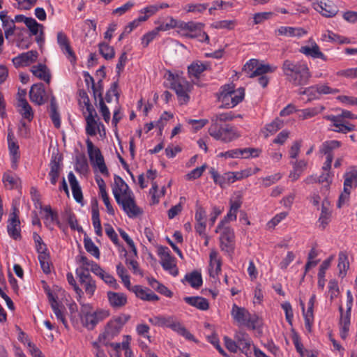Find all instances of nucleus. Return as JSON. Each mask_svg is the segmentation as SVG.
<instances>
[{"label":"nucleus","mask_w":357,"mask_h":357,"mask_svg":"<svg viewBox=\"0 0 357 357\" xmlns=\"http://www.w3.org/2000/svg\"><path fill=\"white\" fill-rule=\"evenodd\" d=\"M114 186L112 192L116 203L121 206L129 218H135L142 213V210L137 206L132 192L123 179L114 175Z\"/></svg>","instance_id":"obj_1"},{"label":"nucleus","mask_w":357,"mask_h":357,"mask_svg":"<svg viewBox=\"0 0 357 357\" xmlns=\"http://www.w3.org/2000/svg\"><path fill=\"white\" fill-rule=\"evenodd\" d=\"M282 69L286 79L294 86H303L309 82L311 73L307 65L303 61L284 60Z\"/></svg>","instance_id":"obj_2"},{"label":"nucleus","mask_w":357,"mask_h":357,"mask_svg":"<svg viewBox=\"0 0 357 357\" xmlns=\"http://www.w3.org/2000/svg\"><path fill=\"white\" fill-rule=\"evenodd\" d=\"M231 314L238 324L246 326L248 328L255 330L262 327V319L255 313L251 314L245 307H238L234 304Z\"/></svg>","instance_id":"obj_3"},{"label":"nucleus","mask_w":357,"mask_h":357,"mask_svg":"<svg viewBox=\"0 0 357 357\" xmlns=\"http://www.w3.org/2000/svg\"><path fill=\"white\" fill-rule=\"evenodd\" d=\"M79 316L82 325L89 330H93L98 323L109 316V311L98 309L93 312L89 305H84L81 308Z\"/></svg>","instance_id":"obj_4"},{"label":"nucleus","mask_w":357,"mask_h":357,"mask_svg":"<svg viewBox=\"0 0 357 357\" xmlns=\"http://www.w3.org/2000/svg\"><path fill=\"white\" fill-rule=\"evenodd\" d=\"M167 79L169 82L170 88L173 89L180 101L186 103L190 99L188 92L190 91L191 85L184 77L178 75H174L170 71L168 72Z\"/></svg>","instance_id":"obj_5"},{"label":"nucleus","mask_w":357,"mask_h":357,"mask_svg":"<svg viewBox=\"0 0 357 357\" xmlns=\"http://www.w3.org/2000/svg\"><path fill=\"white\" fill-rule=\"evenodd\" d=\"M130 317L129 315L122 314L111 319L105 326L104 332L100 334L98 340L107 345L109 341L119 334L123 326L130 319Z\"/></svg>","instance_id":"obj_6"},{"label":"nucleus","mask_w":357,"mask_h":357,"mask_svg":"<svg viewBox=\"0 0 357 357\" xmlns=\"http://www.w3.org/2000/svg\"><path fill=\"white\" fill-rule=\"evenodd\" d=\"M208 133L216 140H220L225 143L231 142L241 136L237 129L229 124H226L224 127L210 126Z\"/></svg>","instance_id":"obj_7"},{"label":"nucleus","mask_w":357,"mask_h":357,"mask_svg":"<svg viewBox=\"0 0 357 357\" xmlns=\"http://www.w3.org/2000/svg\"><path fill=\"white\" fill-rule=\"evenodd\" d=\"M174 26H177L181 31H188L191 33H184L183 35L190 38H194L197 37H201L199 39L200 41L209 42V36L206 32H202L204 24L200 22H195L192 21L185 22L183 21H180L179 23L175 24Z\"/></svg>","instance_id":"obj_8"},{"label":"nucleus","mask_w":357,"mask_h":357,"mask_svg":"<svg viewBox=\"0 0 357 357\" xmlns=\"http://www.w3.org/2000/svg\"><path fill=\"white\" fill-rule=\"evenodd\" d=\"M161 327L170 328L174 331L177 332L179 335L183 336L188 340L197 342V340L194 335L191 334L179 321L175 320L173 317H161Z\"/></svg>","instance_id":"obj_9"},{"label":"nucleus","mask_w":357,"mask_h":357,"mask_svg":"<svg viewBox=\"0 0 357 357\" xmlns=\"http://www.w3.org/2000/svg\"><path fill=\"white\" fill-rule=\"evenodd\" d=\"M63 155L59 153H53L51 157L49 172L50 182L52 185H56L62 169Z\"/></svg>","instance_id":"obj_10"},{"label":"nucleus","mask_w":357,"mask_h":357,"mask_svg":"<svg viewBox=\"0 0 357 357\" xmlns=\"http://www.w3.org/2000/svg\"><path fill=\"white\" fill-rule=\"evenodd\" d=\"M324 118L331 121V126H333L334 128H331V130L333 132L347 134L356 129V126L353 123L349 121H342L340 120L339 117H334V115H326Z\"/></svg>","instance_id":"obj_11"},{"label":"nucleus","mask_w":357,"mask_h":357,"mask_svg":"<svg viewBox=\"0 0 357 357\" xmlns=\"http://www.w3.org/2000/svg\"><path fill=\"white\" fill-rule=\"evenodd\" d=\"M234 230L229 227H225L220 236L222 250L232 254L234 250Z\"/></svg>","instance_id":"obj_12"},{"label":"nucleus","mask_w":357,"mask_h":357,"mask_svg":"<svg viewBox=\"0 0 357 357\" xmlns=\"http://www.w3.org/2000/svg\"><path fill=\"white\" fill-rule=\"evenodd\" d=\"M195 207V230L199 235H205V230L206 227V210L199 204V202H197Z\"/></svg>","instance_id":"obj_13"},{"label":"nucleus","mask_w":357,"mask_h":357,"mask_svg":"<svg viewBox=\"0 0 357 357\" xmlns=\"http://www.w3.org/2000/svg\"><path fill=\"white\" fill-rule=\"evenodd\" d=\"M20 222L15 211L10 214L8 220L7 230L9 236L14 240H20L22 238L20 233Z\"/></svg>","instance_id":"obj_14"},{"label":"nucleus","mask_w":357,"mask_h":357,"mask_svg":"<svg viewBox=\"0 0 357 357\" xmlns=\"http://www.w3.org/2000/svg\"><path fill=\"white\" fill-rule=\"evenodd\" d=\"M314 8L326 17L335 16L338 11L337 6L330 0H321L319 3L314 4Z\"/></svg>","instance_id":"obj_15"},{"label":"nucleus","mask_w":357,"mask_h":357,"mask_svg":"<svg viewBox=\"0 0 357 357\" xmlns=\"http://www.w3.org/2000/svg\"><path fill=\"white\" fill-rule=\"evenodd\" d=\"M38 54L37 51L31 50L19 54L13 59V65L16 67L29 66L36 61Z\"/></svg>","instance_id":"obj_16"},{"label":"nucleus","mask_w":357,"mask_h":357,"mask_svg":"<svg viewBox=\"0 0 357 357\" xmlns=\"http://www.w3.org/2000/svg\"><path fill=\"white\" fill-rule=\"evenodd\" d=\"M235 339L238 343V349H239L246 356L250 357L252 355L251 339L245 333H238Z\"/></svg>","instance_id":"obj_17"},{"label":"nucleus","mask_w":357,"mask_h":357,"mask_svg":"<svg viewBox=\"0 0 357 357\" xmlns=\"http://www.w3.org/2000/svg\"><path fill=\"white\" fill-rule=\"evenodd\" d=\"M45 91L44 85L42 83L33 84L29 91V98L31 102L41 105L45 103L44 96Z\"/></svg>","instance_id":"obj_18"},{"label":"nucleus","mask_w":357,"mask_h":357,"mask_svg":"<svg viewBox=\"0 0 357 357\" xmlns=\"http://www.w3.org/2000/svg\"><path fill=\"white\" fill-rule=\"evenodd\" d=\"M130 291L134 292L137 297L144 301H156L159 300V297L151 290L147 288L144 289L141 285H135L131 287Z\"/></svg>","instance_id":"obj_19"},{"label":"nucleus","mask_w":357,"mask_h":357,"mask_svg":"<svg viewBox=\"0 0 357 357\" xmlns=\"http://www.w3.org/2000/svg\"><path fill=\"white\" fill-rule=\"evenodd\" d=\"M300 52L313 59H321L324 61L328 60L327 56L321 52L319 45L315 42H312L311 46H302Z\"/></svg>","instance_id":"obj_20"},{"label":"nucleus","mask_w":357,"mask_h":357,"mask_svg":"<svg viewBox=\"0 0 357 357\" xmlns=\"http://www.w3.org/2000/svg\"><path fill=\"white\" fill-rule=\"evenodd\" d=\"M209 173L213 179L214 183L219 185L221 188H224L225 185H229L233 183L232 172H227L220 175L214 167H211Z\"/></svg>","instance_id":"obj_21"},{"label":"nucleus","mask_w":357,"mask_h":357,"mask_svg":"<svg viewBox=\"0 0 357 357\" xmlns=\"http://www.w3.org/2000/svg\"><path fill=\"white\" fill-rule=\"evenodd\" d=\"M307 32L303 28L291 26H280L275 31V36H283L285 37H301Z\"/></svg>","instance_id":"obj_22"},{"label":"nucleus","mask_w":357,"mask_h":357,"mask_svg":"<svg viewBox=\"0 0 357 357\" xmlns=\"http://www.w3.org/2000/svg\"><path fill=\"white\" fill-rule=\"evenodd\" d=\"M342 146V142L338 140H328L324 142L319 147V153L325 155L326 157L334 158L333 151L339 149Z\"/></svg>","instance_id":"obj_23"},{"label":"nucleus","mask_w":357,"mask_h":357,"mask_svg":"<svg viewBox=\"0 0 357 357\" xmlns=\"http://www.w3.org/2000/svg\"><path fill=\"white\" fill-rule=\"evenodd\" d=\"M107 298L109 305L114 308H120L127 303V297L123 293L108 291Z\"/></svg>","instance_id":"obj_24"},{"label":"nucleus","mask_w":357,"mask_h":357,"mask_svg":"<svg viewBox=\"0 0 357 357\" xmlns=\"http://www.w3.org/2000/svg\"><path fill=\"white\" fill-rule=\"evenodd\" d=\"M183 300L190 305L200 310H207L209 308L208 300L201 296H186Z\"/></svg>","instance_id":"obj_25"},{"label":"nucleus","mask_w":357,"mask_h":357,"mask_svg":"<svg viewBox=\"0 0 357 357\" xmlns=\"http://www.w3.org/2000/svg\"><path fill=\"white\" fill-rule=\"evenodd\" d=\"M210 276L214 278L218 275L221 271L222 261L220 259L218 258V252L215 250H212L210 252Z\"/></svg>","instance_id":"obj_26"},{"label":"nucleus","mask_w":357,"mask_h":357,"mask_svg":"<svg viewBox=\"0 0 357 357\" xmlns=\"http://www.w3.org/2000/svg\"><path fill=\"white\" fill-rule=\"evenodd\" d=\"M91 212H92V222L93 225L95 229L96 234L100 236H102V227L100 220V214H99V209H98V204L97 200H94V202L92 203L91 206Z\"/></svg>","instance_id":"obj_27"},{"label":"nucleus","mask_w":357,"mask_h":357,"mask_svg":"<svg viewBox=\"0 0 357 357\" xmlns=\"http://www.w3.org/2000/svg\"><path fill=\"white\" fill-rule=\"evenodd\" d=\"M50 117L54 127L59 128L61 127V116L58 110V105L54 96H52L50 99Z\"/></svg>","instance_id":"obj_28"},{"label":"nucleus","mask_w":357,"mask_h":357,"mask_svg":"<svg viewBox=\"0 0 357 357\" xmlns=\"http://www.w3.org/2000/svg\"><path fill=\"white\" fill-rule=\"evenodd\" d=\"M31 73L40 79H42L47 83L50 82V74L48 72L46 65L39 63L36 66H33L31 70Z\"/></svg>","instance_id":"obj_29"},{"label":"nucleus","mask_w":357,"mask_h":357,"mask_svg":"<svg viewBox=\"0 0 357 357\" xmlns=\"http://www.w3.org/2000/svg\"><path fill=\"white\" fill-rule=\"evenodd\" d=\"M241 114H238L237 116H235L232 112H226V113H222L219 114H215L213 116L211 119V126H222L218 123L219 121L220 122H226V121H230L234 119L235 118H241Z\"/></svg>","instance_id":"obj_30"},{"label":"nucleus","mask_w":357,"mask_h":357,"mask_svg":"<svg viewBox=\"0 0 357 357\" xmlns=\"http://www.w3.org/2000/svg\"><path fill=\"white\" fill-rule=\"evenodd\" d=\"M184 280L187 281L190 285L195 289H199L202 285V274L199 271L195 270L185 275Z\"/></svg>","instance_id":"obj_31"},{"label":"nucleus","mask_w":357,"mask_h":357,"mask_svg":"<svg viewBox=\"0 0 357 357\" xmlns=\"http://www.w3.org/2000/svg\"><path fill=\"white\" fill-rule=\"evenodd\" d=\"M161 265L165 271H168L170 274L176 276L178 274V268L174 262V258L170 254L167 253L165 258L162 259Z\"/></svg>","instance_id":"obj_32"},{"label":"nucleus","mask_w":357,"mask_h":357,"mask_svg":"<svg viewBox=\"0 0 357 357\" xmlns=\"http://www.w3.org/2000/svg\"><path fill=\"white\" fill-rule=\"evenodd\" d=\"M337 268L339 270V276L343 278L349 268L348 256L345 252H341L339 253Z\"/></svg>","instance_id":"obj_33"},{"label":"nucleus","mask_w":357,"mask_h":357,"mask_svg":"<svg viewBox=\"0 0 357 357\" xmlns=\"http://www.w3.org/2000/svg\"><path fill=\"white\" fill-rule=\"evenodd\" d=\"M207 69V65L196 61L192 63L188 68V72L190 77L198 78L199 75Z\"/></svg>","instance_id":"obj_34"},{"label":"nucleus","mask_w":357,"mask_h":357,"mask_svg":"<svg viewBox=\"0 0 357 357\" xmlns=\"http://www.w3.org/2000/svg\"><path fill=\"white\" fill-rule=\"evenodd\" d=\"M344 188L350 189L352 188L353 184L355 186L357 185V169H354L350 172H347L344 174Z\"/></svg>","instance_id":"obj_35"},{"label":"nucleus","mask_w":357,"mask_h":357,"mask_svg":"<svg viewBox=\"0 0 357 357\" xmlns=\"http://www.w3.org/2000/svg\"><path fill=\"white\" fill-rule=\"evenodd\" d=\"M18 101L19 106L22 109V116L31 121L33 118V113L31 107L29 105L25 98H20Z\"/></svg>","instance_id":"obj_36"},{"label":"nucleus","mask_w":357,"mask_h":357,"mask_svg":"<svg viewBox=\"0 0 357 357\" xmlns=\"http://www.w3.org/2000/svg\"><path fill=\"white\" fill-rule=\"evenodd\" d=\"M8 149L11 155L12 168L17 169V161L20 158L19 146L17 142H10L8 144Z\"/></svg>","instance_id":"obj_37"},{"label":"nucleus","mask_w":357,"mask_h":357,"mask_svg":"<svg viewBox=\"0 0 357 357\" xmlns=\"http://www.w3.org/2000/svg\"><path fill=\"white\" fill-rule=\"evenodd\" d=\"M325 107L324 106H319L312 108H307L300 111L299 118L302 119H307L312 118L318 114L321 113Z\"/></svg>","instance_id":"obj_38"},{"label":"nucleus","mask_w":357,"mask_h":357,"mask_svg":"<svg viewBox=\"0 0 357 357\" xmlns=\"http://www.w3.org/2000/svg\"><path fill=\"white\" fill-rule=\"evenodd\" d=\"M284 126L283 121L279 118H276L271 123L266 126L265 130L267 133L265 134V137H268V135H273L278 130L281 129Z\"/></svg>","instance_id":"obj_39"},{"label":"nucleus","mask_w":357,"mask_h":357,"mask_svg":"<svg viewBox=\"0 0 357 357\" xmlns=\"http://www.w3.org/2000/svg\"><path fill=\"white\" fill-rule=\"evenodd\" d=\"M84 244L86 250L95 257L96 259L100 258V251L98 248L94 244L89 236H84Z\"/></svg>","instance_id":"obj_40"},{"label":"nucleus","mask_w":357,"mask_h":357,"mask_svg":"<svg viewBox=\"0 0 357 357\" xmlns=\"http://www.w3.org/2000/svg\"><path fill=\"white\" fill-rule=\"evenodd\" d=\"M99 52L100 54L104 57L105 59H112L115 56V52L112 47L109 46L106 43H100L99 44Z\"/></svg>","instance_id":"obj_41"},{"label":"nucleus","mask_w":357,"mask_h":357,"mask_svg":"<svg viewBox=\"0 0 357 357\" xmlns=\"http://www.w3.org/2000/svg\"><path fill=\"white\" fill-rule=\"evenodd\" d=\"M33 238L36 245V249L39 255L48 254L47 245L43 242L42 238L36 232H33Z\"/></svg>","instance_id":"obj_42"},{"label":"nucleus","mask_w":357,"mask_h":357,"mask_svg":"<svg viewBox=\"0 0 357 357\" xmlns=\"http://www.w3.org/2000/svg\"><path fill=\"white\" fill-rule=\"evenodd\" d=\"M38 260L43 273L49 274L51 272L50 266L52 265L50 253L39 255Z\"/></svg>","instance_id":"obj_43"},{"label":"nucleus","mask_w":357,"mask_h":357,"mask_svg":"<svg viewBox=\"0 0 357 357\" xmlns=\"http://www.w3.org/2000/svg\"><path fill=\"white\" fill-rule=\"evenodd\" d=\"M3 181L9 189H13L17 186L20 179L15 174L6 173L3 176Z\"/></svg>","instance_id":"obj_44"},{"label":"nucleus","mask_w":357,"mask_h":357,"mask_svg":"<svg viewBox=\"0 0 357 357\" xmlns=\"http://www.w3.org/2000/svg\"><path fill=\"white\" fill-rule=\"evenodd\" d=\"M276 69V67L272 68L269 65L260 64L257 65V68L250 73L249 77H255L256 76H262L267 73H272Z\"/></svg>","instance_id":"obj_45"},{"label":"nucleus","mask_w":357,"mask_h":357,"mask_svg":"<svg viewBox=\"0 0 357 357\" xmlns=\"http://www.w3.org/2000/svg\"><path fill=\"white\" fill-rule=\"evenodd\" d=\"M88 149V153L89 160L91 163H94L95 160L99 156V154H102L100 150L95 147L93 142L88 139L86 142Z\"/></svg>","instance_id":"obj_46"},{"label":"nucleus","mask_w":357,"mask_h":357,"mask_svg":"<svg viewBox=\"0 0 357 357\" xmlns=\"http://www.w3.org/2000/svg\"><path fill=\"white\" fill-rule=\"evenodd\" d=\"M96 117L85 118L86 126V133L90 136H95L96 135V129L98 127V121L96 120Z\"/></svg>","instance_id":"obj_47"},{"label":"nucleus","mask_w":357,"mask_h":357,"mask_svg":"<svg viewBox=\"0 0 357 357\" xmlns=\"http://www.w3.org/2000/svg\"><path fill=\"white\" fill-rule=\"evenodd\" d=\"M93 91V96L95 100V102H97V99L100 100V98H103L102 92H103V79H99L97 83H94L93 86H91ZM97 105V104L96 103Z\"/></svg>","instance_id":"obj_48"},{"label":"nucleus","mask_w":357,"mask_h":357,"mask_svg":"<svg viewBox=\"0 0 357 357\" xmlns=\"http://www.w3.org/2000/svg\"><path fill=\"white\" fill-rule=\"evenodd\" d=\"M116 272L118 275L121 278L124 285L130 290L131 289L130 276L126 274V269L121 263L116 266Z\"/></svg>","instance_id":"obj_49"},{"label":"nucleus","mask_w":357,"mask_h":357,"mask_svg":"<svg viewBox=\"0 0 357 357\" xmlns=\"http://www.w3.org/2000/svg\"><path fill=\"white\" fill-rule=\"evenodd\" d=\"M245 93L243 88H240L237 91L234 90V93H231L229 96V100H231V107H234L241 102L244 98Z\"/></svg>","instance_id":"obj_50"},{"label":"nucleus","mask_w":357,"mask_h":357,"mask_svg":"<svg viewBox=\"0 0 357 357\" xmlns=\"http://www.w3.org/2000/svg\"><path fill=\"white\" fill-rule=\"evenodd\" d=\"M89 269L88 267L80 266L76 269V274L79 278V282L84 284L88 280H93L89 273Z\"/></svg>","instance_id":"obj_51"},{"label":"nucleus","mask_w":357,"mask_h":357,"mask_svg":"<svg viewBox=\"0 0 357 357\" xmlns=\"http://www.w3.org/2000/svg\"><path fill=\"white\" fill-rule=\"evenodd\" d=\"M89 169V165L85 155L76 158L75 170L80 173H86Z\"/></svg>","instance_id":"obj_52"},{"label":"nucleus","mask_w":357,"mask_h":357,"mask_svg":"<svg viewBox=\"0 0 357 357\" xmlns=\"http://www.w3.org/2000/svg\"><path fill=\"white\" fill-rule=\"evenodd\" d=\"M26 26L29 28L32 35L36 36L38 34L39 31V29L40 30L43 29V25L38 23L36 20L32 17H29L26 19V22H25Z\"/></svg>","instance_id":"obj_53"},{"label":"nucleus","mask_w":357,"mask_h":357,"mask_svg":"<svg viewBox=\"0 0 357 357\" xmlns=\"http://www.w3.org/2000/svg\"><path fill=\"white\" fill-rule=\"evenodd\" d=\"M67 221L70 227L73 230H77L79 232L82 231V227L78 225L77 220L75 215L70 211L66 212Z\"/></svg>","instance_id":"obj_54"},{"label":"nucleus","mask_w":357,"mask_h":357,"mask_svg":"<svg viewBox=\"0 0 357 357\" xmlns=\"http://www.w3.org/2000/svg\"><path fill=\"white\" fill-rule=\"evenodd\" d=\"M300 95H307L308 96V100L317 99L319 97L317 85L312 86L307 88H305L303 91H299Z\"/></svg>","instance_id":"obj_55"},{"label":"nucleus","mask_w":357,"mask_h":357,"mask_svg":"<svg viewBox=\"0 0 357 357\" xmlns=\"http://www.w3.org/2000/svg\"><path fill=\"white\" fill-rule=\"evenodd\" d=\"M206 167L207 165L206 164H204L201 167L192 169L190 172L186 174V179L195 180L199 178L202 175L203 172H204Z\"/></svg>","instance_id":"obj_56"},{"label":"nucleus","mask_w":357,"mask_h":357,"mask_svg":"<svg viewBox=\"0 0 357 357\" xmlns=\"http://www.w3.org/2000/svg\"><path fill=\"white\" fill-rule=\"evenodd\" d=\"M162 27L159 26L156 28V30L150 31L143 36L142 38V43L144 47H147L149 44L155 38L158 34V31L162 30Z\"/></svg>","instance_id":"obj_57"},{"label":"nucleus","mask_w":357,"mask_h":357,"mask_svg":"<svg viewBox=\"0 0 357 357\" xmlns=\"http://www.w3.org/2000/svg\"><path fill=\"white\" fill-rule=\"evenodd\" d=\"M236 22L234 20H222L216 22L213 24V26L215 29H226L231 30L234 28Z\"/></svg>","instance_id":"obj_58"},{"label":"nucleus","mask_w":357,"mask_h":357,"mask_svg":"<svg viewBox=\"0 0 357 357\" xmlns=\"http://www.w3.org/2000/svg\"><path fill=\"white\" fill-rule=\"evenodd\" d=\"M117 88H118V82H114L112 84L110 88L108 89V91L106 93L105 95V100L107 102H112V95L115 96L116 98V100H119V94L117 92Z\"/></svg>","instance_id":"obj_59"},{"label":"nucleus","mask_w":357,"mask_h":357,"mask_svg":"<svg viewBox=\"0 0 357 357\" xmlns=\"http://www.w3.org/2000/svg\"><path fill=\"white\" fill-rule=\"evenodd\" d=\"M208 3H197V4H188L186 5L185 9L188 12L191 13H203L208 8Z\"/></svg>","instance_id":"obj_60"},{"label":"nucleus","mask_w":357,"mask_h":357,"mask_svg":"<svg viewBox=\"0 0 357 357\" xmlns=\"http://www.w3.org/2000/svg\"><path fill=\"white\" fill-rule=\"evenodd\" d=\"M332 176L333 175L331 172H326V173H323L319 178H317L318 183H326V185L323 186V189H324L326 191L328 190V188L332 183Z\"/></svg>","instance_id":"obj_61"},{"label":"nucleus","mask_w":357,"mask_h":357,"mask_svg":"<svg viewBox=\"0 0 357 357\" xmlns=\"http://www.w3.org/2000/svg\"><path fill=\"white\" fill-rule=\"evenodd\" d=\"M282 308L284 310L285 312V317L287 321L289 324V325L292 326L293 321V310L290 303L285 302L281 305Z\"/></svg>","instance_id":"obj_62"},{"label":"nucleus","mask_w":357,"mask_h":357,"mask_svg":"<svg viewBox=\"0 0 357 357\" xmlns=\"http://www.w3.org/2000/svg\"><path fill=\"white\" fill-rule=\"evenodd\" d=\"M98 101H99L100 112L101 113L106 123H108L110 120V112H109L107 106L105 104L103 98H100V100H98Z\"/></svg>","instance_id":"obj_63"},{"label":"nucleus","mask_w":357,"mask_h":357,"mask_svg":"<svg viewBox=\"0 0 357 357\" xmlns=\"http://www.w3.org/2000/svg\"><path fill=\"white\" fill-rule=\"evenodd\" d=\"M57 43L62 52H64V49L70 45L66 34L62 31H60L57 33Z\"/></svg>","instance_id":"obj_64"}]
</instances>
